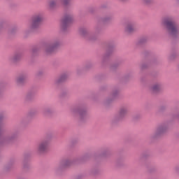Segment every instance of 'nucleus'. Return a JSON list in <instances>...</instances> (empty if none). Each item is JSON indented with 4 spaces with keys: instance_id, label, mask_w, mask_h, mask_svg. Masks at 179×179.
Masks as SVG:
<instances>
[{
    "instance_id": "obj_8",
    "label": "nucleus",
    "mask_w": 179,
    "mask_h": 179,
    "mask_svg": "<svg viewBox=\"0 0 179 179\" xmlns=\"http://www.w3.org/2000/svg\"><path fill=\"white\" fill-rule=\"evenodd\" d=\"M135 30V27H134V25L129 24L126 27V31L127 33H132Z\"/></svg>"
},
{
    "instance_id": "obj_10",
    "label": "nucleus",
    "mask_w": 179,
    "mask_h": 179,
    "mask_svg": "<svg viewBox=\"0 0 179 179\" xmlns=\"http://www.w3.org/2000/svg\"><path fill=\"white\" fill-rule=\"evenodd\" d=\"M71 164V162L69 161H64L62 162L61 166L62 167H68Z\"/></svg>"
},
{
    "instance_id": "obj_13",
    "label": "nucleus",
    "mask_w": 179,
    "mask_h": 179,
    "mask_svg": "<svg viewBox=\"0 0 179 179\" xmlns=\"http://www.w3.org/2000/svg\"><path fill=\"white\" fill-rule=\"evenodd\" d=\"M81 36H86L87 34V31L86 29H83L80 31Z\"/></svg>"
},
{
    "instance_id": "obj_3",
    "label": "nucleus",
    "mask_w": 179,
    "mask_h": 179,
    "mask_svg": "<svg viewBox=\"0 0 179 179\" xmlns=\"http://www.w3.org/2000/svg\"><path fill=\"white\" fill-rule=\"evenodd\" d=\"M41 22H43V15L41 14L34 15L31 19V29H36Z\"/></svg>"
},
{
    "instance_id": "obj_9",
    "label": "nucleus",
    "mask_w": 179,
    "mask_h": 179,
    "mask_svg": "<svg viewBox=\"0 0 179 179\" xmlns=\"http://www.w3.org/2000/svg\"><path fill=\"white\" fill-rule=\"evenodd\" d=\"M160 89V85L156 84L152 87V92H159V90Z\"/></svg>"
},
{
    "instance_id": "obj_14",
    "label": "nucleus",
    "mask_w": 179,
    "mask_h": 179,
    "mask_svg": "<svg viewBox=\"0 0 179 179\" xmlns=\"http://www.w3.org/2000/svg\"><path fill=\"white\" fill-rule=\"evenodd\" d=\"M62 80H65V77H62L61 78V82H62Z\"/></svg>"
},
{
    "instance_id": "obj_12",
    "label": "nucleus",
    "mask_w": 179,
    "mask_h": 179,
    "mask_svg": "<svg viewBox=\"0 0 179 179\" xmlns=\"http://www.w3.org/2000/svg\"><path fill=\"white\" fill-rule=\"evenodd\" d=\"M24 80V77L20 76L17 78V83H22Z\"/></svg>"
},
{
    "instance_id": "obj_2",
    "label": "nucleus",
    "mask_w": 179,
    "mask_h": 179,
    "mask_svg": "<svg viewBox=\"0 0 179 179\" xmlns=\"http://www.w3.org/2000/svg\"><path fill=\"white\" fill-rule=\"evenodd\" d=\"M50 145V141L48 140H44L43 141H41L39 143L37 147V152L38 153H44L45 152H47V150L48 149V146Z\"/></svg>"
},
{
    "instance_id": "obj_6",
    "label": "nucleus",
    "mask_w": 179,
    "mask_h": 179,
    "mask_svg": "<svg viewBox=\"0 0 179 179\" xmlns=\"http://www.w3.org/2000/svg\"><path fill=\"white\" fill-rule=\"evenodd\" d=\"M71 23H72V17L71 16H66L62 20L63 27H65V26H69V24H71Z\"/></svg>"
},
{
    "instance_id": "obj_1",
    "label": "nucleus",
    "mask_w": 179,
    "mask_h": 179,
    "mask_svg": "<svg viewBox=\"0 0 179 179\" xmlns=\"http://www.w3.org/2000/svg\"><path fill=\"white\" fill-rule=\"evenodd\" d=\"M164 26L167 28L168 31L173 36H176L177 33H178V29L177 27V24L171 18H166L163 22Z\"/></svg>"
},
{
    "instance_id": "obj_7",
    "label": "nucleus",
    "mask_w": 179,
    "mask_h": 179,
    "mask_svg": "<svg viewBox=\"0 0 179 179\" xmlns=\"http://www.w3.org/2000/svg\"><path fill=\"white\" fill-rule=\"evenodd\" d=\"M128 109L126 108H121L119 113V116L120 118H122V117H125V115L127 114Z\"/></svg>"
},
{
    "instance_id": "obj_11",
    "label": "nucleus",
    "mask_w": 179,
    "mask_h": 179,
    "mask_svg": "<svg viewBox=\"0 0 179 179\" xmlns=\"http://www.w3.org/2000/svg\"><path fill=\"white\" fill-rule=\"evenodd\" d=\"M164 131H166V129L163 127H158L157 129V134H162Z\"/></svg>"
},
{
    "instance_id": "obj_4",
    "label": "nucleus",
    "mask_w": 179,
    "mask_h": 179,
    "mask_svg": "<svg viewBox=\"0 0 179 179\" xmlns=\"http://www.w3.org/2000/svg\"><path fill=\"white\" fill-rule=\"evenodd\" d=\"M71 0H50L48 3L49 8H55L57 5L62 3V5H68Z\"/></svg>"
},
{
    "instance_id": "obj_5",
    "label": "nucleus",
    "mask_w": 179,
    "mask_h": 179,
    "mask_svg": "<svg viewBox=\"0 0 179 179\" xmlns=\"http://www.w3.org/2000/svg\"><path fill=\"white\" fill-rule=\"evenodd\" d=\"M57 45V43H48L45 45L44 50L47 54H51V52H54Z\"/></svg>"
}]
</instances>
